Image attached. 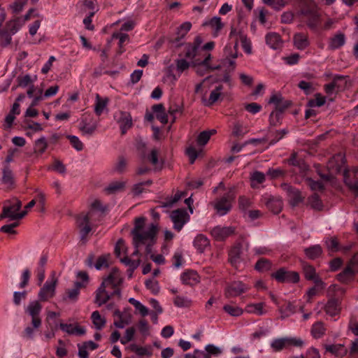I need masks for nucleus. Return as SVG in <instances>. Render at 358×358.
Returning a JSON list of instances; mask_svg holds the SVG:
<instances>
[{"instance_id":"c85d7f7f","label":"nucleus","mask_w":358,"mask_h":358,"mask_svg":"<svg viewBox=\"0 0 358 358\" xmlns=\"http://www.w3.org/2000/svg\"><path fill=\"white\" fill-rule=\"evenodd\" d=\"M193 244L199 252H203L210 246V241L206 236L203 234H198L194 238Z\"/></svg>"},{"instance_id":"37998d69","label":"nucleus","mask_w":358,"mask_h":358,"mask_svg":"<svg viewBox=\"0 0 358 358\" xmlns=\"http://www.w3.org/2000/svg\"><path fill=\"white\" fill-rule=\"evenodd\" d=\"M255 268L259 272H266L271 269L272 263L268 259L262 258L257 261Z\"/></svg>"},{"instance_id":"69168bd1","label":"nucleus","mask_w":358,"mask_h":358,"mask_svg":"<svg viewBox=\"0 0 358 358\" xmlns=\"http://www.w3.org/2000/svg\"><path fill=\"white\" fill-rule=\"evenodd\" d=\"M27 3V0H17L10 7L14 13H18L23 10Z\"/></svg>"},{"instance_id":"9d476101","label":"nucleus","mask_w":358,"mask_h":358,"mask_svg":"<svg viewBox=\"0 0 358 358\" xmlns=\"http://www.w3.org/2000/svg\"><path fill=\"white\" fill-rule=\"evenodd\" d=\"M170 217L173 224V228L178 231H180L189 220V215L185 209L173 210Z\"/></svg>"},{"instance_id":"a878e982","label":"nucleus","mask_w":358,"mask_h":358,"mask_svg":"<svg viewBox=\"0 0 358 358\" xmlns=\"http://www.w3.org/2000/svg\"><path fill=\"white\" fill-rule=\"evenodd\" d=\"M266 303L264 302L249 303L245 306V311L250 314L256 315H264L266 314L267 310L265 309Z\"/></svg>"},{"instance_id":"49530a36","label":"nucleus","mask_w":358,"mask_h":358,"mask_svg":"<svg viewBox=\"0 0 358 358\" xmlns=\"http://www.w3.org/2000/svg\"><path fill=\"white\" fill-rule=\"evenodd\" d=\"M223 309L227 313L233 317L241 316L243 313V310L241 308L230 304L224 306Z\"/></svg>"},{"instance_id":"6ab92c4d","label":"nucleus","mask_w":358,"mask_h":358,"mask_svg":"<svg viewBox=\"0 0 358 358\" xmlns=\"http://www.w3.org/2000/svg\"><path fill=\"white\" fill-rule=\"evenodd\" d=\"M282 188L289 197L292 206H296L302 201L303 197L301 195V192L297 189L292 187L287 183L282 184Z\"/></svg>"},{"instance_id":"4c0bfd02","label":"nucleus","mask_w":358,"mask_h":358,"mask_svg":"<svg viewBox=\"0 0 358 358\" xmlns=\"http://www.w3.org/2000/svg\"><path fill=\"white\" fill-rule=\"evenodd\" d=\"M326 331L324 324L322 322H317L313 324L311 328V334L315 338H320Z\"/></svg>"},{"instance_id":"c756f323","label":"nucleus","mask_w":358,"mask_h":358,"mask_svg":"<svg viewBox=\"0 0 358 358\" xmlns=\"http://www.w3.org/2000/svg\"><path fill=\"white\" fill-rule=\"evenodd\" d=\"M59 327L63 331L71 335L80 336L85 334V328L78 325L74 326L71 324L61 323Z\"/></svg>"},{"instance_id":"c9c22d12","label":"nucleus","mask_w":358,"mask_h":358,"mask_svg":"<svg viewBox=\"0 0 358 358\" xmlns=\"http://www.w3.org/2000/svg\"><path fill=\"white\" fill-rule=\"evenodd\" d=\"M356 271H357L355 269V267L348 263L343 271L338 274V280L341 282H345L352 278Z\"/></svg>"},{"instance_id":"423d86ee","label":"nucleus","mask_w":358,"mask_h":358,"mask_svg":"<svg viewBox=\"0 0 358 358\" xmlns=\"http://www.w3.org/2000/svg\"><path fill=\"white\" fill-rule=\"evenodd\" d=\"M127 252V248L124 241L122 239L117 241L115 247V253L117 257L120 259L121 262L127 266H129L132 271L138 268L141 264V260H131L128 257L125 256Z\"/></svg>"},{"instance_id":"f8f14e48","label":"nucleus","mask_w":358,"mask_h":358,"mask_svg":"<svg viewBox=\"0 0 358 358\" xmlns=\"http://www.w3.org/2000/svg\"><path fill=\"white\" fill-rule=\"evenodd\" d=\"M192 28V23L190 22H185L177 27L176 31V36L171 40V43L176 47H179L183 45L182 40L185 38L187 33Z\"/></svg>"},{"instance_id":"412c9836","label":"nucleus","mask_w":358,"mask_h":358,"mask_svg":"<svg viewBox=\"0 0 358 358\" xmlns=\"http://www.w3.org/2000/svg\"><path fill=\"white\" fill-rule=\"evenodd\" d=\"M223 87L222 85H218L213 89L209 95L208 98L203 97L202 102L206 106H210L217 102L222 95Z\"/></svg>"},{"instance_id":"72a5a7b5","label":"nucleus","mask_w":358,"mask_h":358,"mask_svg":"<svg viewBox=\"0 0 358 358\" xmlns=\"http://www.w3.org/2000/svg\"><path fill=\"white\" fill-rule=\"evenodd\" d=\"M152 111L160 122L165 124L168 122V116L162 104H156L152 106Z\"/></svg>"},{"instance_id":"7ed1b4c3","label":"nucleus","mask_w":358,"mask_h":358,"mask_svg":"<svg viewBox=\"0 0 358 358\" xmlns=\"http://www.w3.org/2000/svg\"><path fill=\"white\" fill-rule=\"evenodd\" d=\"M17 17L8 20L3 29H1L0 43L2 46H8L12 42V36L15 34L24 26Z\"/></svg>"},{"instance_id":"8fccbe9b","label":"nucleus","mask_w":358,"mask_h":358,"mask_svg":"<svg viewBox=\"0 0 358 358\" xmlns=\"http://www.w3.org/2000/svg\"><path fill=\"white\" fill-rule=\"evenodd\" d=\"M264 4L271 7L273 9L280 10L282 9L287 4L285 0H262Z\"/></svg>"},{"instance_id":"603ef678","label":"nucleus","mask_w":358,"mask_h":358,"mask_svg":"<svg viewBox=\"0 0 358 358\" xmlns=\"http://www.w3.org/2000/svg\"><path fill=\"white\" fill-rule=\"evenodd\" d=\"M248 130L245 127L239 122L234 123L232 128V135L238 137L247 134Z\"/></svg>"},{"instance_id":"39448f33","label":"nucleus","mask_w":358,"mask_h":358,"mask_svg":"<svg viewBox=\"0 0 358 358\" xmlns=\"http://www.w3.org/2000/svg\"><path fill=\"white\" fill-rule=\"evenodd\" d=\"M234 197L235 194L231 190L225 196L217 199L213 202V207L218 215L224 216L231 210L232 207V201L234 199Z\"/></svg>"},{"instance_id":"13d9d810","label":"nucleus","mask_w":358,"mask_h":358,"mask_svg":"<svg viewBox=\"0 0 358 358\" xmlns=\"http://www.w3.org/2000/svg\"><path fill=\"white\" fill-rule=\"evenodd\" d=\"M309 203L313 209L317 210H321L323 208L322 203L316 194L309 198Z\"/></svg>"},{"instance_id":"4468645a","label":"nucleus","mask_w":358,"mask_h":358,"mask_svg":"<svg viewBox=\"0 0 358 358\" xmlns=\"http://www.w3.org/2000/svg\"><path fill=\"white\" fill-rule=\"evenodd\" d=\"M114 118L118 123L122 134H124L132 126L131 116L127 112L118 111L115 113Z\"/></svg>"},{"instance_id":"dca6fc26","label":"nucleus","mask_w":358,"mask_h":358,"mask_svg":"<svg viewBox=\"0 0 358 358\" xmlns=\"http://www.w3.org/2000/svg\"><path fill=\"white\" fill-rule=\"evenodd\" d=\"M303 272L307 280H312L318 288L324 289L325 284L317 275L314 267L309 264H304Z\"/></svg>"},{"instance_id":"6e6d98bb","label":"nucleus","mask_w":358,"mask_h":358,"mask_svg":"<svg viewBox=\"0 0 358 358\" xmlns=\"http://www.w3.org/2000/svg\"><path fill=\"white\" fill-rule=\"evenodd\" d=\"M66 138L69 140L73 148L77 151H81L83 149V143L78 136L73 135H67Z\"/></svg>"},{"instance_id":"0eeeda50","label":"nucleus","mask_w":358,"mask_h":358,"mask_svg":"<svg viewBox=\"0 0 358 358\" xmlns=\"http://www.w3.org/2000/svg\"><path fill=\"white\" fill-rule=\"evenodd\" d=\"M94 216V212L90 210L87 214L80 215L77 218V225L80 230V238L83 241H86L87 236L92 230L90 222L93 220Z\"/></svg>"},{"instance_id":"ddd939ff","label":"nucleus","mask_w":358,"mask_h":358,"mask_svg":"<svg viewBox=\"0 0 358 358\" xmlns=\"http://www.w3.org/2000/svg\"><path fill=\"white\" fill-rule=\"evenodd\" d=\"M345 156L342 153H338L329 161L327 167L333 173L343 172L345 175L347 170L345 167Z\"/></svg>"},{"instance_id":"774afa93","label":"nucleus","mask_w":358,"mask_h":358,"mask_svg":"<svg viewBox=\"0 0 358 358\" xmlns=\"http://www.w3.org/2000/svg\"><path fill=\"white\" fill-rule=\"evenodd\" d=\"M205 350L209 353V357L211 355L218 356L222 353V350L220 347L215 346L213 344H208L205 347Z\"/></svg>"},{"instance_id":"2f4dec72","label":"nucleus","mask_w":358,"mask_h":358,"mask_svg":"<svg viewBox=\"0 0 358 358\" xmlns=\"http://www.w3.org/2000/svg\"><path fill=\"white\" fill-rule=\"evenodd\" d=\"M203 25L209 26L213 31V36L216 37L218 36L220 31L224 27V24L221 21V18L219 17H213L208 22H206Z\"/></svg>"},{"instance_id":"c03bdc74","label":"nucleus","mask_w":358,"mask_h":358,"mask_svg":"<svg viewBox=\"0 0 358 358\" xmlns=\"http://www.w3.org/2000/svg\"><path fill=\"white\" fill-rule=\"evenodd\" d=\"M287 346L286 337L275 338L271 343V348L273 352H280Z\"/></svg>"},{"instance_id":"0e129e2a","label":"nucleus","mask_w":358,"mask_h":358,"mask_svg":"<svg viewBox=\"0 0 358 358\" xmlns=\"http://www.w3.org/2000/svg\"><path fill=\"white\" fill-rule=\"evenodd\" d=\"M145 286L149 289L153 294H157L159 291V286L158 282L153 278L148 279L145 281Z\"/></svg>"},{"instance_id":"de8ad7c7","label":"nucleus","mask_w":358,"mask_h":358,"mask_svg":"<svg viewBox=\"0 0 358 358\" xmlns=\"http://www.w3.org/2000/svg\"><path fill=\"white\" fill-rule=\"evenodd\" d=\"M110 254H104L100 257H98L96 262L95 264V268L97 270H101L103 268H106L108 266V262L110 259Z\"/></svg>"},{"instance_id":"5fc2aeb1","label":"nucleus","mask_w":358,"mask_h":358,"mask_svg":"<svg viewBox=\"0 0 358 358\" xmlns=\"http://www.w3.org/2000/svg\"><path fill=\"white\" fill-rule=\"evenodd\" d=\"M152 183V181L148 180L145 182H139L134 185L132 191L134 195L138 196L140 195L143 191H145V187L150 186Z\"/></svg>"},{"instance_id":"e433bc0d","label":"nucleus","mask_w":358,"mask_h":358,"mask_svg":"<svg viewBox=\"0 0 358 358\" xmlns=\"http://www.w3.org/2000/svg\"><path fill=\"white\" fill-rule=\"evenodd\" d=\"M91 319L94 327L97 330H101L106 324V319L102 317L99 312L96 310L92 313Z\"/></svg>"},{"instance_id":"2eb2a0df","label":"nucleus","mask_w":358,"mask_h":358,"mask_svg":"<svg viewBox=\"0 0 358 358\" xmlns=\"http://www.w3.org/2000/svg\"><path fill=\"white\" fill-rule=\"evenodd\" d=\"M234 231L232 227L216 226L211 229L210 234L216 241H222L232 235Z\"/></svg>"},{"instance_id":"bb28decb","label":"nucleus","mask_w":358,"mask_h":358,"mask_svg":"<svg viewBox=\"0 0 358 358\" xmlns=\"http://www.w3.org/2000/svg\"><path fill=\"white\" fill-rule=\"evenodd\" d=\"M325 76L331 77L332 83L337 90H342L345 89L348 85V76L341 75H331L330 73H325Z\"/></svg>"},{"instance_id":"09e8293b","label":"nucleus","mask_w":358,"mask_h":358,"mask_svg":"<svg viewBox=\"0 0 358 358\" xmlns=\"http://www.w3.org/2000/svg\"><path fill=\"white\" fill-rule=\"evenodd\" d=\"M158 156L159 150L157 148H153L151 150L150 152L148 155H145L143 157V159L145 161L150 162L152 165L157 166L159 164Z\"/></svg>"},{"instance_id":"b1692460","label":"nucleus","mask_w":358,"mask_h":358,"mask_svg":"<svg viewBox=\"0 0 358 358\" xmlns=\"http://www.w3.org/2000/svg\"><path fill=\"white\" fill-rule=\"evenodd\" d=\"M317 307H324L327 314L331 316L336 315L340 311L339 302L334 299H330L325 305L322 302H320L317 303Z\"/></svg>"},{"instance_id":"864d4df0","label":"nucleus","mask_w":358,"mask_h":358,"mask_svg":"<svg viewBox=\"0 0 358 358\" xmlns=\"http://www.w3.org/2000/svg\"><path fill=\"white\" fill-rule=\"evenodd\" d=\"M305 182L313 191H322L324 189V185L320 181H315L310 178H305Z\"/></svg>"},{"instance_id":"ea45409f","label":"nucleus","mask_w":358,"mask_h":358,"mask_svg":"<svg viewBox=\"0 0 358 358\" xmlns=\"http://www.w3.org/2000/svg\"><path fill=\"white\" fill-rule=\"evenodd\" d=\"M306 255L310 259H315L319 257L322 252V250L320 245H315L310 248H307L304 250Z\"/></svg>"},{"instance_id":"f03ea898","label":"nucleus","mask_w":358,"mask_h":358,"mask_svg":"<svg viewBox=\"0 0 358 358\" xmlns=\"http://www.w3.org/2000/svg\"><path fill=\"white\" fill-rule=\"evenodd\" d=\"M22 202L17 199L6 201L4 202L0 217L8 218L9 220H19L27 214V210L20 212Z\"/></svg>"},{"instance_id":"6e6552de","label":"nucleus","mask_w":358,"mask_h":358,"mask_svg":"<svg viewBox=\"0 0 358 358\" xmlns=\"http://www.w3.org/2000/svg\"><path fill=\"white\" fill-rule=\"evenodd\" d=\"M271 277L278 282L296 283L300 277L297 272L288 271L285 268H280L271 274Z\"/></svg>"},{"instance_id":"a18cd8bd","label":"nucleus","mask_w":358,"mask_h":358,"mask_svg":"<svg viewBox=\"0 0 358 358\" xmlns=\"http://www.w3.org/2000/svg\"><path fill=\"white\" fill-rule=\"evenodd\" d=\"M173 303L178 308H187L192 305V300L187 296H176L173 299Z\"/></svg>"},{"instance_id":"aec40b11","label":"nucleus","mask_w":358,"mask_h":358,"mask_svg":"<svg viewBox=\"0 0 358 358\" xmlns=\"http://www.w3.org/2000/svg\"><path fill=\"white\" fill-rule=\"evenodd\" d=\"M97 128V122L92 118L83 117L79 123V129L84 135H92Z\"/></svg>"},{"instance_id":"f257e3e1","label":"nucleus","mask_w":358,"mask_h":358,"mask_svg":"<svg viewBox=\"0 0 358 358\" xmlns=\"http://www.w3.org/2000/svg\"><path fill=\"white\" fill-rule=\"evenodd\" d=\"M158 225L155 223L145 224V218L140 217L135 220V226L131 231L135 250L133 255L138 254V248L145 246L148 254L151 253V246L156 243Z\"/></svg>"},{"instance_id":"338daca9","label":"nucleus","mask_w":358,"mask_h":358,"mask_svg":"<svg viewBox=\"0 0 358 358\" xmlns=\"http://www.w3.org/2000/svg\"><path fill=\"white\" fill-rule=\"evenodd\" d=\"M252 204V201L245 196H240L238 199L239 208L243 211L247 210L250 207H251Z\"/></svg>"},{"instance_id":"bf43d9fd","label":"nucleus","mask_w":358,"mask_h":358,"mask_svg":"<svg viewBox=\"0 0 358 358\" xmlns=\"http://www.w3.org/2000/svg\"><path fill=\"white\" fill-rule=\"evenodd\" d=\"M134 334L135 329L133 327L127 329L124 336L120 339L121 343L125 345L132 341L134 339Z\"/></svg>"},{"instance_id":"7c9ffc66","label":"nucleus","mask_w":358,"mask_h":358,"mask_svg":"<svg viewBox=\"0 0 358 358\" xmlns=\"http://www.w3.org/2000/svg\"><path fill=\"white\" fill-rule=\"evenodd\" d=\"M345 43V36L343 33H337L329 39L328 47L331 50L338 49Z\"/></svg>"},{"instance_id":"3c124183","label":"nucleus","mask_w":358,"mask_h":358,"mask_svg":"<svg viewBox=\"0 0 358 358\" xmlns=\"http://www.w3.org/2000/svg\"><path fill=\"white\" fill-rule=\"evenodd\" d=\"M265 181V175L260 171H255L251 175V185L255 187Z\"/></svg>"},{"instance_id":"052dcab7","label":"nucleus","mask_w":358,"mask_h":358,"mask_svg":"<svg viewBox=\"0 0 358 358\" xmlns=\"http://www.w3.org/2000/svg\"><path fill=\"white\" fill-rule=\"evenodd\" d=\"M131 322L130 315H122L121 317H118L117 320H115L114 325L119 329H123L126 325L129 324Z\"/></svg>"},{"instance_id":"5701e85b","label":"nucleus","mask_w":358,"mask_h":358,"mask_svg":"<svg viewBox=\"0 0 358 358\" xmlns=\"http://www.w3.org/2000/svg\"><path fill=\"white\" fill-rule=\"evenodd\" d=\"M293 43L296 49L303 50L308 47L310 41L306 34L299 32L294 34Z\"/></svg>"},{"instance_id":"1a4fd4ad","label":"nucleus","mask_w":358,"mask_h":358,"mask_svg":"<svg viewBox=\"0 0 358 358\" xmlns=\"http://www.w3.org/2000/svg\"><path fill=\"white\" fill-rule=\"evenodd\" d=\"M42 306L38 301H32L29 303L25 308V312L31 317V324L36 329H38L41 325V320L39 314L41 311Z\"/></svg>"},{"instance_id":"a211bd4d","label":"nucleus","mask_w":358,"mask_h":358,"mask_svg":"<svg viewBox=\"0 0 358 358\" xmlns=\"http://www.w3.org/2000/svg\"><path fill=\"white\" fill-rule=\"evenodd\" d=\"M102 282L108 287L115 288L122 284V278L117 268H113Z\"/></svg>"},{"instance_id":"a19ab883","label":"nucleus","mask_w":358,"mask_h":358,"mask_svg":"<svg viewBox=\"0 0 358 358\" xmlns=\"http://www.w3.org/2000/svg\"><path fill=\"white\" fill-rule=\"evenodd\" d=\"M48 148V142L45 136H41L35 141L34 151L38 154H43Z\"/></svg>"},{"instance_id":"58836bf2","label":"nucleus","mask_w":358,"mask_h":358,"mask_svg":"<svg viewBox=\"0 0 358 358\" xmlns=\"http://www.w3.org/2000/svg\"><path fill=\"white\" fill-rule=\"evenodd\" d=\"M279 312L280 313L281 319H285L296 312V306L294 302H288L285 308H280Z\"/></svg>"},{"instance_id":"cd10ccee","label":"nucleus","mask_w":358,"mask_h":358,"mask_svg":"<svg viewBox=\"0 0 358 358\" xmlns=\"http://www.w3.org/2000/svg\"><path fill=\"white\" fill-rule=\"evenodd\" d=\"M266 44L272 49L276 50L282 46V39L280 35L275 32H271L266 36Z\"/></svg>"},{"instance_id":"79ce46f5","label":"nucleus","mask_w":358,"mask_h":358,"mask_svg":"<svg viewBox=\"0 0 358 358\" xmlns=\"http://www.w3.org/2000/svg\"><path fill=\"white\" fill-rule=\"evenodd\" d=\"M126 182L122 180L114 181L106 187L105 190L109 194H113L124 189Z\"/></svg>"},{"instance_id":"393cba45","label":"nucleus","mask_w":358,"mask_h":358,"mask_svg":"<svg viewBox=\"0 0 358 358\" xmlns=\"http://www.w3.org/2000/svg\"><path fill=\"white\" fill-rule=\"evenodd\" d=\"M180 280L184 285L193 286L199 282V276L194 271H187L180 275Z\"/></svg>"},{"instance_id":"f3484780","label":"nucleus","mask_w":358,"mask_h":358,"mask_svg":"<svg viewBox=\"0 0 358 358\" xmlns=\"http://www.w3.org/2000/svg\"><path fill=\"white\" fill-rule=\"evenodd\" d=\"M242 248L240 244L234 246L229 253V260L230 264L235 268H238L243 264L242 258Z\"/></svg>"},{"instance_id":"e2e57ef3","label":"nucleus","mask_w":358,"mask_h":358,"mask_svg":"<svg viewBox=\"0 0 358 358\" xmlns=\"http://www.w3.org/2000/svg\"><path fill=\"white\" fill-rule=\"evenodd\" d=\"M112 38L113 39H119V47L122 49L123 44L126 41H129V36L127 34L121 31H117L113 34Z\"/></svg>"},{"instance_id":"f704fd0d","label":"nucleus","mask_w":358,"mask_h":358,"mask_svg":"<svg viewBox=\"0 0 358 358\" xmlns=\"http://www.w3.org/2000/svg\"><path fill=\"white\" fill-rule=\"evenodd\" d=\"M267 207L274 213H279L282 208V201L277 197L271 196L266 202Z\"/></svg>"},{"instance_id":"4be33fe9","label":"nucleus","mask_w":358,"mask_h":358,"mask_svg":"<svg viewBox=\"0 0 358 358\" xmlns=\"http://www.w3.org/2000/svg\"><path fill=\"white\" fill-rule=\"evenodd\" d=\"M107 288L108 287L102 282L96 291L94 302L99 306L106 303L110 298V294L106 290Z\"/></svg>"},{"instance_id":"680f3d73","label":"nucleus","mask_w":358,"mask_h":358,"mask_svg":"<svg viewBox=\"0 0 358 358\" xmlns=\"http://www.w3.org/2000/svg\"><path fill=\"white\" fill-rule=\"evenodd\" d=\"M2 181L4 184L8 186H11L13 184V176L12 171L10 169H3Z\"/></svg>"},{"instance_id":"9b49d317","label":"nucleus","mask_w":358,"mask_h":358,"mask_svg":"<svg viewBox=\"0 0 358 358\" xmlns=\"http://www.w3.org/2000/svg\"><path fill=\"white\" fill-rule=\"evenodd\" d=\"M250 289V286L241 281H234L228 285L225 289L227 297H236L245 293Z\"/></svg>"},{"instance_id":"473e14b6","label":"nucleus","mask_w":358,"mask_h":358,"mask_svg":"<svg viewBox=\"0 0 358 358\" xmlns=\"http://www.w3.org/2000/svg\"><path fill=\"white\" fill-rule=\"evenodd\" d=\"M325 350L327 352L341 357L345 356L348 352L347 349L341 344L327 345Z\"/></svg>"},{"instance_id":"20e7f679","label":"nucleus","mask_w":358,"mask_h":358,"mask_svg":"<svg viewBox=\"0 0 358 358\" xmlns=\"http://www.w3.org/2000/svg\"><path fill=\"white\" fill-rule=\"evenodd\" d=\"M57 282L55 273L52 272L38 292V296L41 301H46L55 296Z\"/></svg>"},{"instance_id":"4d7b16f0","label":"nucleus","mask_w":358,"mask_h":358,"mask_svg":"<svg viewBox=\"0 0 358 358\" xmlns=\"http://www.w3.org/2000/svg\"><path fill=\"white\" fill-rule=\"evenodd\" d=\"M77 278L78 280L75 282V286L80 287L85 286L88 282L89 280L87 273L84 271L78 272Z\"/></svg>"}]
</instances>
